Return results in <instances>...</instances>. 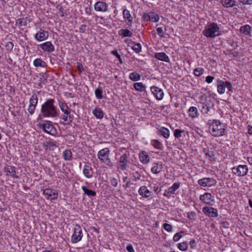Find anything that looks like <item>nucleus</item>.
<instances>
[{
	"mask_svg": "<svg viewBox=\"0 0 252 252\" xmlns=\"http://www.w3.org/2000/svg\"><path fill=\"white\" fill-rule=\"evenodd\" d=\"M197 183L200 186L210 187L215 186L217 183V181L211 178H204L198 180Z\"/></svg>",
	"mask_w": 252,
	"mask_h": 252,
	"instance_id": "obj_8",
	"label": "nucleus"
},
{
	"mask_svg": "<svg viewBox=\"0 0 252 252\" xmlns=\"http://www.w3.org/2000/svg\"><path fill=\"white\" fill-rule=\"evenodd\" d=\"M39 126L41 129L47 133L52 135H55L57 134V130L52 124L49 123L40 124Z\"/></svg>",
	"mask_w": 252,
	"mask_h": 252,
	"instance_id": "obj_7",
	"label": "nucleus"
},
{
	"mask_svg": "<svg viewBox=\"0 0 252 252\" xmlns=\"http://www.w3.org/2000/svg\"><path fill=\"white\" fill-rule=\"evenodd\" d=\"M178 248L182 251H185L188 249V243L187 242L180 243L178 244Z\"/></svg>",
	"mask_w": 252,
	"mask_h": 252,
	"instance_id": "obj_46",
	"label": "nucleus"
},
{
	"mask_svg": "<svg viewBox=\"0 0 252 252\" xmlns=\"http://www.w3.org/2000/svg\"><path fill=\"white\" fill-rule=\"evenodd\" d=\"M199 199L208 205H212V202L214 201L211 194L208 192H206L204 194L200 195Z\"/></svg>",
	"mask_w": 252,
	"mask_h": 252,
	"instance_id": "obj_18",
	"label": "nucleus"
},
{
	"mask_svg": "<svg viewBox=\"0 0 252 252\" xmlns=\"http://www.w3.org/2000/svg\"><path fill=\"white\" fill-rule=\"evenodd\" d=\"M43 194L47 196V198L50 200H55L58 198V192L52 189H46L43 190Z\"/></svg>",
	"mask_w": 252,
	"mask_h": 252,
	"instance_id": "obj_10",
	"label": "nucleus"
},
{
	"mask_svg": "<svg viewBox=\"0 0 252 252\" xmlns=\"http://www.w3.org/2000/svg\"><path fill=\"white\" fill-rule=\"evenodd\" d=\"M202 211L210 217L216 218L218 216V210L213 207H204L202 208Z\"/></svg>",
	"mask_w": 252,
	"mask_h": 252,
	"instance_id": "obj_14",
	"label": "nucleus"
},
{
	"mask_svg": "<svg viewBox=\"0 0 252 252\" xmlns=\"http://www.w3.org/2000/svg\"><path fill=\"white\" fill-rule=\"evenodd\" d=\"M248 168L245 165H239L237 167L232 168V173L238 176H244L247 175Z\"/></svg>",
	"mask_w": 252,
	"mask_h": 252,
	"instance_id": "obj_6",
	"label": "nucleus"
},
{
	"mask_svg": "<svg viewBox=\"0 0 252 252\" xmlns=\"http://www.w3.org/2000/svg\"><path fill=\"white\" fill-rule=\"evenodd\" d=\"M157 31L158 34L160 37H164V33L165 32L163 31L162 28L161 27H158L157 29Z\"/></svg>",
	"mask_w": 252,
	"mask_h": 252,
	"instance_id": "obj_53",
	"label": "nucleus"
},
{
	"mask_svg": "<svg viewBox=\"0 0 252 252\" xmlns=\"http://www.w3.org/2000/svg\"><path fill=\"white\" fill-rule=\"evenodd\" d=\"M61 118L63 119L65 122V124L69 125L70 124L73 120V117L71 115H67L65 114H63L62 115Z\"/></svg>",
	"mask_w": 252,
	"mask_h": 252,
	"instance_id": "obj_34",
	"label": "nucleus"
},
{
	"mask_svg": "<svg viewBox=\"0 0 252 252\" xmlns=\"http://www.w3.org/2000/svg\"><path fill=\"white\" fill-rule=\"evenodd\" d=\"M133 177L134 178L133 180L137 181L140 179L141 175L138 172H136L134 174Z\"/></svg>",
	"mask_w": 252,
	"mask_h": 252,
	"instance_id": "obj_60",
	"label": "nucleus"
},
{
	"mask_svg": "<svg viewBox=\"0 0 252 252\" xmlns=\"http://www.w3.org/2000/svg\"><path fill=\"white\" fill-rule=\"evenodd\" d=\"M123 15L124 18L127 20V25L129 26H131L132 23L133 18L132 17L129 10L127 9H124L123 11Z\"/></svg>",
	"mask_w": 252,
	"mask_h": 252,
	"instance_id": "obj_21",
	"label": "nucleus"
},
{
	"mask_svg": "<svg viewBox=\"0 0 252 252\" xmlns=\"http://www.w3.org/2000/svg\"><path fill=\"white\" fill-rule=\"evenodd\" d=\"M110 183H111V184L115 187H116L118 186V180L115 178H111L110 179Z\"/></svg>",
	"mask_w": 252,
	"mask_h": 252,
	"instance_id": "obj_58",
	"label": "nucleus"
},
{
	"mask_svg": "<svg viewBox=\"0 0 252 252\" xmlns=\"http://www.w3.org/2000/svg\"><path fill=\"white\" fill-rule=\"evenodd\" d=\"M151 91L158 100H160L163 98L164 93L161 89L156 86H153L151 87Z\"/></svg>",
	"mask_w": 252,
	"mask_h": 252,
	"instance_id": "obj_15",
	"label": "nucleus"
},
{
	"mask_svg": "<svg viewBox=\"0 0 252 252\" xmlns=\"http://www.w3.org/2000/svg\"><path fill=\"white\" fill-rule=\"evenodd\" d=\"M160 134L163 136L165 138H168L170 135L169 130L164 127H161L159 129Z\"/></svg>",
	"mask_w": 252,
	"mask_h": 252,
	"instance_id": "obj_37",
	"label": "nucleus"
},
{
	"mask_svg": "<svg viewBox=\"0 0 252 252\" xmlns=\"http://www.w3.org/2000/svg\"><path fill=\"white\" fill-rule=\"evenodd\" d=\"M49 36L48 32L40 29L35 35L34 39L38 42L46 40Z\"/></svg>",
	"mask_w": 252,
	"mask_h": 252,
	"instance_id": "obj_11",
	"label": "nucleus"
},
{
	"mask_svg": "<svg viewBox=\"0 0 252 252\" xmlns=\"http://www.w3.org/2000/svg\"><path fill=\"white\" fill-rule=\"evenodd\" d=\"M133 87L137 91L140 92H143L145 89V86L141 82L135 83L133 85Z\"/></svg>",
	"mask_w": 252,
	"mask_h": 252,
	"instance_id": "obj_36",
	"label": "nucleus"
},
{
	"mask_svg": "<svg viewBox=\"0 0 252 252\" xmlns=\"http://www.w3.org/2000/svg\"><path fill=\"white\" fill-rule=\"evenodd\" d=\"M55 100L53 99H48L42 105L41 113L44 118H55L58 114L57 107L54 105Z\"/></svg>",
	"mask_w": 252,
	"mask_h": 252,
	"instance_id": "obj_1",
	"label": "nucleus"
},
{
	"mask_svg": "<svg viewBox=\"0 0 252 252\" xmlns=\"http://www.w3.org/2000/svg\"><path fill=\"white\" fill-rule=\"evenodd\" d=\"M33 65L35 67H44L47 65L46 63L41 59H36L33 61Z\"/></svg>",
	"mask_w": 252,
	"mask_h": 252,
	"instance_id": "obj_33",
	"label": "nucleus"
},
{
	"mask_svg": "<svg viewBox=\"0 0 252 252\" xmlns=\"http://www.w3.org/2000/svg\"><path fill=\"white\" fill-rule=\"evenodd\" d=\"M129 78L133 81H137L140 79L141 76L139 73L133 72L129 74Z\"/></svg>",
	"mask_w": 252,
	"mask_h": 252,
	"instance_id": "obj_38",
	"label": "nucleus"
},
{
	"mask_svg": "<svg viewBox=\"0 0 252 252\" xmlns=\"http://www.w3.org/2000/svg\"><path fill=\"white\" fill-rule=\"evenodd\" d=\"M203 71L204 69L203 68H196L194 70L193 73L195 76H199L202 74Z\"/></svg>",
	"mask_w": 252,
	"mask_h": 252,
	"instance_id": "obj_47",
	"label": "nucleus"
},
{
	"mask_svg": "<svg viewBox=\"0 0 252 252\" xmlns=\"http://www.w3.org/2000/svg\"><path fill=\"white\" fill-rule=\"evenodd\" d=\"M31 20L28 17L18 19L16 21V25H18L19 27L26 26Z\"/></svg>",
	"mask_w": 252,
	"mask_h": 252,
	"instance_id": "obj_24",
	"label": "nucleus"
},
{
	"mask_svg": "<svg viewBox=\"0 0 252 252\" xmlns=\"http://www.w3.org/2000/svg\"><path fill=\"white\" fill-rule=\"evenodd\" d=\"M14 44L12 42H7L5 45V48L7 51H11L13 48Z\"/></svg>",
	"mask_w": 252,
	"mask_h": 252,
	"instance_id": "obj_50",
	"label": "nucleus"
},
{
	"mask_svg": "<svg viewBox=\"0 0 252 252\" xmlns=\"http://www.w3.org/2000/svg\"><path fill=\"white\" fill-rule=\"evenodd\" d=\"M189 115L192 118H195L197 116V109L196 107L192 106L190 107L189 110Z\"/></svg>",
	"mask_w": 252,
	"mask_h": 252,
	"instance_id": "obj_40",
	"label": "nucleus"
},
{
	"mask_svg": "<svg viewBox=\"0 0 252 252\" xmlns=\"http://www.w3.org/2000/svg\"><path fill=\"white\" fill-rule=\"evenodd\" d=\"M209 110L208 106L205 103H203L201 105V111L203 114H207Z\"/></svg>",
	"mask_w": 252,
	"mask_h": 252,
	"instance_id": "obj_48",
	"label": "nucleus"
},
{
	"mask_svg": "<svg viewBox=\"0 0 252 252\" xmlns=\"http://www.w3.org/2000/svg\"><path fill=\"white\" fill-rule=\"evenodd\" d=\"M214 79V77L213 76H208L206 78V81L208 83H211Z\"/></svg>",
	"mask_w": 252,
	"mask_h": 252,
	"instance_id": "obj_64",
	"label": "nucleus"
},
{
	"mask_svg": "<svg viewBox=\"0 0 252 252\" xmlns=\"http://www.w3.org/2000/svg\"><path fill=\"white\" fill-rule=\"evenodd\" d=\"M83 172L84 176L86 178H91L93 177L94 172L91 164L90 163H85L83 170Z\"/></svg>",
	"mask_w": 252,
	"mask_h": 252,
	"instance_id": "obj_16",
	"label": "nucleus"
},
{
	"mask_svg": "<svg viewBox=\"0 0 252 252\" xmlns=\"http://www.w3.org/2000/svg\"><path fill=\"white\" fill-rule=\"evenodd\" d=\"M57 147L56 142L50 141H46L43 143V148L45 151H54Z\"/></svg>",
	"mask_w": 252,
	"mask_h": 252,
	"instance_id": "obj_20",
	"label": "nucleus"
},
{
	"mask_svg": "<svg viewBox=\"0 0 252 252\" xmlns=\"http://www.w3.org/2000/svg\"><path fill=\"white\" fill-rule=\"evenodd\" d=\"M239 2L244 4H251L252 0H238Z\"/></svg>",
	"mask_w": 252,
	"mask_h": 252,
	"instance_id": "obj_61",
	"label": "nucleus"
},
{
	"mask_svg": "<svg viewBox=\"0 0 252 252\" xmlns=\"http://www.w3.org/2000/svg\"><path fill=\"white\" fill-rule=\"evenodd\" d=\"M77 68L80 72H82L84 70L82 64L79 62L77 63Z\"/></svg>",
	"mask_w": 252,
	"mask_h": 252,
	"instance_id": "obj_59",
	"label": "nucleus"
},
{
	"mask_svg": "<svg viewBox=\"0 0 252 252\" xmlns=\"http://www.w3.org/2000/svg\"><path fill=\"white\" fill-rule=\"evenodd\" d=\"M93 114L97 119H101L103 117V112L100 108H95L93 111Z\"/></svg>",
	"mask_w": 252,
	"mask_h": 252,
	"instance_id": "obj_32",
	"label": "nucleus"
},
{
	"mask_svg": "<svg viewBox=\"0 0 252 252\" xmlns=\"http://www.w3.org/2000/svg\"><path fill=\"white\" fill-rule=\"evenodd\" d=\"M155 57L160 61H164L166 63H169L170 60L168 56L163 52L157 53L155 54Z\"/></svg>",
	"mask_w": 252,
	"mask_h": 252,
	"instance_id": "obj_22",
	"label": "nucleus"
},
{
	"mask_svg": "<svg viewBox=\"0 0 252 252\" xmlns=\"http://www.w3.org/2000/svg\"><path fill=\"white\" fill-rule=\"evenodd\" d=\"M143 18L146 21H151L150 13L147 14L145 13L143 15Z\"/></svg>",
	"mask_w": 252,
	"mask_h": 252,
	"instance_id": "obj_63",
	"label": "nucleus"
},
{
	"mask_svg": "<svg viewBox=\"0 0 252 252\" xmlns=\"http://www.w3.org/2000/svg\"><path fill=\"white\" fill-rule=\"evenodd\" d=\"M128 156L124 154L122 156H121L119 164L118 165V168L122 170H125L128 167Z\"/></svg>",
	"mask_w": 252,
	"mask_h": 252,
	"instance_id": "obj_9",
	"label": "nucleus"
},
{
	"mask_svg": "<svg viewBox=\"0 0 252 252\" xmlns=\"http://www.w3.org/2000/svg\"><path fill=\"white\" fill-rule=\"evenodd\" d=\"M59 106L63 114L67 115H71V110L68 107L66 103L64 102H62L59 104Z\"/></svg>",
	"mask_w": 252,
	"mask_h": 252,
	"instance_id": "obj_23",
	"label": "nucleus"
},
{
	"mask_svg": "<svg viewBox=\"0 0 252 252\" xmlns=\"http://www.w3.org/2000/svg\"><path fill=\"white\" fill-rule=\"evenodd\" d=\"M220 28L217 23H212L203 31V34L207 37H215L220 34Z\"/></svg>",
	"mask_w": 252,
	"mask_h": 252,
	"instance_id": "obj_3",
	"label": "nucleus"
},
{
	"mask_svg": "<svg viewBox=\"0 0 252 252\" xmlns=\"http://www.w3.org/2000/svg\"><path fill=\"white\" fill-rule=\"evenodd\" d=\"M82 231L80 226L76 224L74 228V233L71 237V242L74 244L77 243L82 239Z\"/></svg>",
	"mask_w": 252,
	"mask_h": 252,
	"instance_id": "obj_5",
	"label": "nucleus"
},
{
	"mask_svg": "<svg viewBox=\"0 0 252 252\" xmlns=\"http://www.w3.org/2000/svg\"><path fill=\"white\" fill-rule=\"evenodd\" d=\"M3 171L6 173V175L9 174L13 178L19 179V176L17 175L16 167L10 165H6L3 168Z\"/></svg>",
	"mask_w": 252,
	"mask_h": 252,
	"instance_id": "obj_13",
	"label": "nucleus"
},
{
	"mask_svg": "<svg viewBox=\"0 0 252 252\" xmlns=\"http://www.w3.org/2000/svg\"><path fill=\"white\" fill-rule=\"evenodd\" d=\"M225 88H227L229 92H232L233 87L231 83L228 81H225Z\"/></svg>",
	"mask_w": 252,
	"mask_h": 252,
	"instance_id": "obj_55",
	"label": "nucleus"
},
{
	"mask_svg": "<svg viewBox=\"0 0 252 252\" xmlns=\"http://www.w3.org/2000/svg\"><path fill=\"white\" fill-rule=\"evenodd\" d=\"M81 189L84 192V193L87 195L89 197L95 196L96 195V193L95 191L88 189L85 186H82Z\"/></svg>",
	"mask_w": 252,
	"mask_h": 252,
	"instance_id": "obj_35",
	"label": "nucleus"
},
{
	"mask_svg": "<svg viewBox=\"0 0 252 252\" xmlns=\"http://www.w3.org/2000/svg\"><path fill=\"white\" fill-rule=\"evenodd\" d=\"M138 193L144 198H148L152 195V192L145 186H142L139 188Z\"/></svg>",
	"mask_w": 252,
	"mask_h": 252,
	"instance_id": "obj_19",
	"label": "nucleus"
},
{
	"mask_svg": "<svg viewBox=\"0 0 252 252\" xmlns=\"http://www.w3.org/2000/svg\"><path fill=\"white\" fill-rule=\"evenodd\" d=\"M152 145L156 148L159 150H162L163 148V145L158 140H154L152 141Z\"/></svg>",
	"mask_w": 252,
	"mask_h": 252,
	"instance_id": "obj_42",
	"label": "nucleus"
},
{
	"mask_svg": "<svg viewBox=\"0 0 252 252\" xmlns=\"http://www.w3.org/2000/svg\"><path fill=\"white\" fill-rule=\"evenodd\" d=\"M162 169V164L161 163H155L154 166L152 168L151 171L155 174L159 173Z\"/></svg>",
	"mask_w": 252,
	"mask_h": 252,
	"instance_id": "obj_26",
	"label": "nucleus"
},
{
	"mask_svg": "<svg viewBox=\"0 0 252 252\" xmlns=\"http://www.w3.org/2000/svg\"><path fill=\"white\" fill-rule=\"evenodd\" d=\"M184 132V130L176 129L174 130V135L176 138L179 139L181 137V133Z\"/></svg>",
	"mask_w": 252,
	"mask_h": 252,
	"instance_id": "obj_51",
	"label": "nucleus"
},
{
	"mask_svg": "<svg viewBox=\"0 0 252 252\" xmlns=\"http://www.w3.org/2000/svg\"><path fill=\"white\" fill-rule=\"evenodd\" d=\"M126 249L128 252H135L133 246L131 244L127 245Z\"/></svg>",
	"mask_w": 252,
	"mask_h": 252,
	"instance_id": "obj_62",
	"label": "nucleus"
},
{
	"mask_svg": "<svg viewBox=\"0 0 252 252\" xmlns=\"http://www.w3.org/2000/svg\"><path fill=\"white\" fill-rule=\"evenodd\" d=\"M132 49L137 53L141 51V45L140 43H136L132 47Z\"/></svg>",
	"mask_w": 252,
	"mask_h": 252,
	"instance_id": "obj_49",
	"label": "nucleus"
},
{
	"mask_svg": "<svg viewBox=\"0 0 252 252\" xmlns=\"http://www.w3.org/2000/svg\"><path fill=\"white\" fill-rule=\"evenodd\" d=\"M111 53L112 54L115 55L116 57V58L118 59V60L121 63H123V61L121 57V56L120 54H118L117 50H113L111 52Z\"/></svg>",
	"mask_w": 252,
	"mask_h": 252,
	"instance_id": "obj_52",
	"label": "nucleus"
},
{
	"mask_svg": "<svg viewBox=\"0 0 252 252\" xmlns=\"http://www.w3.org/2000/svg\"><path fill=\"white\" fill-rule=\"evenodd\" d=\"M182 235L180 234V233H176L174 234L173 236V241L174 242H178L180 240V239L182 238Z\"/></svg>",
	"mask_w": 252,
	"mask_h": 252,
	"instance_id": "obj_57",
	"label": "nucleus"
},
{
	"mask_svg": "<svg viewBox=\"0 0 252 252\" xmlns=\"http://www.w3.org/2000/svg\"><path fill=\"white\" fill-rule=\"evenodd\" d=\"M29 101H30L29 105L36 106L37 104V102H38V97H37V95H36L35 94L32 95V96H31V97Z\"/></svg>",
	"mask_w": 252,
	"mask_h": 252,
	"instance_id": "obj_43",
	"label": "nucleus"
},
{
	"mask_svg": "<svg viewBox=\"0 0 252 252\" xmlns=\"http://www.w3.org/2000/svg\"><path fill=\"white\" fill-rule=\"evenodd\" d=\"M217 89L220 94H223L225 92V83L224 81L220 80H218Z\"/></svg>",
	"mask_w": 252,
	"mask_h": 252,
	"instance_id": "obj_25",
	"label": "nucleus"
},
{
	"mask_svg": "<svg viewBox=\"0 0 252 252\" xmlns=\"http://www.w3.org/2000/svg\"><path fill=\"white\" fill-rule=\"evenodd\" d=\"M139 158L143 163L146 164L149 161L150 158L148 155L146 154L145 152H142L139 154Z\"/></svg>",
	"mask_w": 252,
	"mask_h": 252,
	"instance_id": "obj_28",
	"label": "nucleus"
},
{
	"mask_svg": "<svg viewBox=\"0 0 252 252\" xmlns=\"http://www.w3.org/2000/svg\"><path fill=\"white\" fill-rule=\"evenodd\" d=\"M235 1L233 0H221V3L225 7H231L235 5Z\"/></svg>",
	"mask_w": 252,
	"mask_h": 252,
	"instance_id": "obj_30",
	"label": "nucleus"
},
{
	"mask_svg": "<svg viewBox=\"0 0 252 252\" xmlns=\"http://www.w3.org/2000/svg\"><path fill=\"white\" fill-rule=\"evenodd\" d=\"M209 132L215 137L222 136L224 135L225 126L220 120H209L208 122Z\"/></svg>",
	"mask_w": 252,
	"mask_h": 252,
	"instance_id": "obj_2",
	"label": "nucleus"
},
{
	"mask_svg": "<svg viewBox=\"0 0 252 252\" xmlns=\"http://www.w3.org/2000/svg\"><path fill=\"white\" fill-rule=\"evenodd\" d=\"M240 32L246 35H248L250 33L251 27L248 25L242 26L240 28Z\"/></svg>",
	"mask_w": 252,
	"mask_h": 252,
	"instance_id": "obj_41",
	"label": "nucleus"
},
{
	"mask_svg": "<svg viewBox=\"0 0 252 252\" xmlns=\"http://www.w3.org/2000/svg\"><path fill=\"white\" fill-rule=\"evenodd\" d=\"M110 150L106 148L100 150L97 154V157L102 162H104L109 166H112L113 163L111 162L109 157Z\"/></svg>",
	"mask_w": 252,
	"mask_h": 252,
	"instance_id": "obj_4",
	"label": "nucleus"
},
{
	"mask_svg": "<svg viewBox=\"0 0 252 252\" xmlns=\"http://www.w3.org/2000/svg\"><path fill=\"white\" fill-rule=\"evenodd\" d=\"M72 152L69 149H66L63 153V157L65 160H71L72 159Z\"/></svg>",
	"mask_w": 252,
	"mask_h": 252,
	"instance_id": "obj_29",
	"label": "nucleus"
},
{
	"mask_svg": "<svg viewBox=\"0 0 252 252\" xmlns=\"http://www.w3.org/2000/svg\"><path fill=\"white\" fill-rule=\"evenodd\" d=\"M164 229L168 232H171L172 230V226L170 224L165 223L163 225Z\"/></svg>",
	"mask_w": 252,
	"mask_h": 252,
	"instance_id": "obj_54",
	"label": "nucleus"
},
{
	"mask_svg": "<svg viewBox=\"0 0 252 252\" xmlns=\"http://www.w3.org/2000/svg\"><path fill=\"white\" fill-rule=\"evenodd\" d=\"M205 153V156L209 158L210 160H214L215 154L213 151H210L208 149H204L203 151Z\"/></svg>",
	"mask_w": 252,
	"mask_h": 252,
	"instance_id": "obj_39",
	"label": "nucleus"
},
{
	"mask_svg": "<svg viewBox=\"0 0 252 252\" xmlns=\"http://www.w3.org/2000/svg\"><path fill=\"white\" fill-rule=\"evenodd\" d=\"M119 34L123 37H131L132 32L128 29H121L119 31Z\"/></svg>",
	"mask_w": 252,
	"mask_h": 252,
	"instance_id": "obj_31",
	"label": "nucleus"
},
{
	"mask_svg": "<svg viewBox=\"0 0 252 252\" xmlns=\"http://www.w3.org/2000/svg\"><path fill=\"white\" fill-rule=\"evenodd\" d=\"M150 15L151 21L154 22H157L159 21V17L158 14L154 12H150Z\"/></svg>",
	"mask_w": 252,
	"mask_h": 252,
	"instance_id": "obj_45",
	"label": "nucleus"
},
{
	"mask_svg": "<svg viewBox=\"0 0 252 252\" xmlns=\"http://www.w3.org/2000/svg\"><path fill=\"white\" fill-rule=\"evenodd\" d=\"M36 107V106L35 105H29L28 111L30 113V114L32 115L34 113Z\"/></svg>",
	"mask_w": 252,
	"mask_h": 252,
	"instance_id": "obj_56",
	"label": "nucleus"
},
{
	"mask_svg": "<svg viewBox=\"0 0 252 252\" xmlns=\"http://www.w3.org/2000/svg\"><path fill=\"white\" fill-rule=\"evenodd\" d=\"M180 184L179 183H175L173 185L168 189L167 190H166V192L168 194H174L175 191L179 188Z\"/></svg>",
	"mask_w": 252,
	"mask_h": 252,
	"instance_id": "obj_27",
	"label": "nucleus"
},
{
	"mask_svg": "<svg viewBox=\"0 0 252 252\" xmlns=\"http://www.w3.org/2000/svg\"><path fill=\"white\" fill-rule=\"evenodd\" d=\"M94 9L97 11L106 12L108 11V5L105 2L98 1L95 3Z\"/></svg>",
	"mask_w": 252,
	"mask_h": 252,
	"instance_id": "obj_12",
	"label": "nucleus"
},
{
	"mask_svg": "<svg viewBox=\"0 0 252 252\" xmlns=\"http://www.w3.org/2000/svg\"><path fill=\"white\" fill-rule=\"evenodd\" d=\"M39 47L44 51L49 53L53 52L55 50L54 45L50 41H47L40 44Z\"/></svg>",
	"mask_w": 252,
	"mask_h": 252,
	"instance_id": "obj_17",
	"label": "nucleus"
},
{
	"mask_svg": "<svg viewBox=\"0 0 252 252\" xmlns=\"http://www.w3.org/2000/svg\"><path fill=\"white\" fill-rule=\"evenodd\" d=\"M94 94L95 96L98 99H102L103 98V96L102 95L103 90L99 88H98L95 90Z\"/></svg>",
	"mask_w": 252,
	"mask_h": 252,
	"instance_id": "obj_44",
	"label": "nucleus"
}]
</instances>
